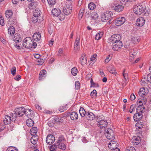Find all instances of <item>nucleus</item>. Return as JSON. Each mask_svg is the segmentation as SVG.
Returning a JSON list of instances; mask_svg holds the SVG:
<instances>
[{
  "label": "nucleus",
  "instance_id": "15",
  "mask_svg": "<svg viewBox=\"0 0 151 151\" xmlns=\"http://www.w3.org/2000/svg\"><path fill=\"white\" fill-rule=\"evenodd\" d=\"M148 92V90L147 88H142L140 89L138 94L140 96L143 97V96L147 95Z\"/></svg>",
  "mask_w": 151,
  "mask_h": 151
},
{
  "label": "nucleus",
  "instance_id": "19",
  "mask_svg": "<svg viewBox=\"0 0 151 151\" xmlns=\"http://www.w3.org/2000/svg\"><path fill=\"white\" fill-rule=\"evenodd\" d=\"M86 117L88 120H92L94 119L95 115L93 113L88 111L86 114Z\"/></svg>",
  "mask_w": 151,
  "mask_h": 151
},
{
  "label": "nucleus",
  "instance_id": "37",
  "mask_svg": "<svg viewBox=\"0 0 151 151\" xmlns=\"http://www.w3.org/2000/svg\"><path fill=\"white\" fill-rule=\"evenodd\" d=\"M9 116L6 115L4 119V122L5 124H9Z\"/></svg>",
  "mask_w": 151,
  "mask_h": 151
},
{
  "label": "nucleus",
  "instance_id": "42",
  "mask_svg": "<svg viewBox=\"0 0 151 151\" xmlns=\"http://www.w3.org/2000/svg\"><path fill=\"white\" fill-rule=\"evenodd\" d=\"M11 124L10 125V130L11 131L15 130L16 128V124L14 122H11L10 123Z\"/></svg>",
  "mask_w": 151,
  "mask_h": 151
},
{
  "label": "nucleus",
  "instance_id": "48",
  "mask_svg": "<svg viewBox=\"0 0 151 151\" xmlns=\"http://www.w3.org/2000/svg\"><path fill=\"white\" fill-rule=\"evenodd\" d=\"M71 72L73 75L76 76L77 73V69L75 67L73 68L71 70Z\"/></svg>",
  "mask_w": 151,
  "mask_h": 151
},
{
  "label": "nucleus",
  "instance_id": "53",
  "mask_svg": "<svg viewBox=\"0 0 151 151\" xmlns=\"http://www.w3.org/2000/svg\"><path fill=\"white\" fill-rule=\"evenodd\" d=\"M11 44L12 46L18 49H20V46L18 44V45L17 43H11Z\"/></svg>",
  "mask_w": 151,
  "mask_h": 151
},
{
  "label": "nucleus",
  "instance_id": "1",
  "mask_svg": "<svg viewBox=\"0 0 151 151\" xmlns=\"http://www.w3.org/2000/svg\"><path fill=\"white\" fill-rule=\"evenodd\" d=\"M24 42L23 43V46L27 48H30L32 47L35 48L37 44L36 42L32 41L30 37H27L24 40Z\"/></svg>",
  "mask_w": 151,
  "mask_h": 151
},
{
  "label": "nucleus",
  "instance_id": "17",
  "mask_svg": "<svg viewBox=\"0 0 151 151\" xmlns=\"http://www.w3.org/2000/svg\"><path fill=\"white\" fill-rule=\"evenodd\" d=\"M124 6L121 5H116L114 6L113 9L115 11L117 12H120L122 11L123 9Z\"/></svg>",
  "mask_w": 151,
  "mask_h": 151
},
{
  "label": "nucleus",
  "instance_id": "30",
  "mask_svg": "<svg viewBox=\"0 0 151 151\" xmlns=\"http://www.w3.org/2000/svg\"><path fill=\"white\" fill-rule=\"evenodd\" d=\"M79 111L80 114L82 117L86 116V114L87 113V112L85 110L83 107H81Z\"/></svg>",
  "mask_w": 151,
  "mask_h": 151
},
{
  "label": "nucleus",
  "instance_id": "63",
  "mask_svg": "<svg viewBox=\"0 0 151 151\" xmlns=\"http://www.w3.org/2000/svg\"><path fill=\"white\" fill-rule=\"evenodd\" d=\"M142 131H139V132L137 133V137L141 138L142 137Z\"/></svg>",
  "mask_w": 151,
  "mask_h": 151
},
{
  "label": "nucleus",
  "instance_id": "51",
  "mask_svg": "<svg viewBox=\"0 0 151 151\" xmlns=\"http://www.w3.org/2000/svg\"><path fill=\"white\" fill-rule=\"evenodd\" d=\"M75 88L76 90H78L80 88V84L79 81H76L75 83Z\"/></svg>",
  "mask_w": 151,
  "mask_h": 151
},
{
  "label": "nucleus",
  "instance_id": "20",
  "mask_svg": "<svg viewBox=\"0 0 151 151\" xmlns=\"http://www.w3.org/2000/svg\"><path fill=\"white\" fill-rule=\"evenodd\" d=\"M33 111L32 110L29 109H25V114L29 118L33 117Z\"/></svg>",
  "mask_w": 151,
  "mask_h": 151
},
{
  "label": "nucleus",
  "instance_id": "60",
  "mask_svg": "<svg viewBox=\"0 0 151 151\" xmlns=\"http://www.w3.org/2000/svg\"><path fill=\"white\" fill-rule=\"evenodd\" d=\"M38 17H34L32 19V21L34 23H36L38 21Z\"/></svg>",
  "mask_w": 151,
  "mask_h": 151
},
{
  "label": "nucleus",
  "instance_id": "50",
  "mask_svg": "<svg viewBox=\"0 0 151 151\" xmlns=\"http://www.w3.org/2000/svg\"><path fill=\"white\" fill-rule=\"evenodd\" d=\"M125 150L126 151H136L134 147L132 146L127 147Z\"/></svg>",
  "mask_w": 151,
  "mask_h": 151
},
{
  "label": "nucleus",
  "instance_id": "52",
  "mask_svg": "<svg viewBox=\"0 0 151 151\" xmlns=\"http://www.w3.org/2000/svg\"><path fill=\"white\" fill-rule=\"evenodd\" d=\"M16 69L15 67L14 66L12 68L11 70V73L13 76H14L16 74Z\"/></svg>",
  "mask_w": 151,
  "mask_h": 151
},
{
  "label": "nucleus",
  "instance_id": "62",
  "mask_svg": "<svg viewBox=\"0 0 151 151\" xmlns=\"http://www.w3.org/2000/svg\"><path fill=\"white\" fill-rule=\"evenodd\" d=\"M96 55H94L91 58V60L94 62L96 61Z\"/></svg>",
  "mask_w": 151,
  "mask_h": 151
},
{
  "label": "nucleus",
  "instance_id": "26",
  "mask_svg": "<svg viewBox=\"0 0 151 151\" xmlns=\"http://www.w3.org/2000/svg\"><path fill=\"white\" fill-rule=\"evenodd\" d=\"M26 123L28 126L31 127L33 126L34 122L31 119V118H30L27 120Z\"/></svg>",
  "mask_w": 151,
  "mask_h": 151
},
{
  "label": "nucleus",
  "instance_id": "46",
  "mask_svg": "<svg viewBox=\"0 0 151 151\" xmlns=\"http://www.w3.org/2000/svg\"><path fill=\"white\" fill-rule=\"evenodd\" d=\"M140 138L137 137L135 138L133 140V143L134 144L137 145L139 144L140 142Z\"/></svg>",
  "mask_w": 151,
  "mask_h": 151
},
{
  "label": "nucleus",
  "instance_id": "27",
  "mask_svg": "<svg viewBox=\"0 0 151 151\" xmlns=\"http://www.w3.org/2000/svg\"><path fill=\"white\" fill-rule=\"evenodd\" d=\"M41 11L39 9H36L33 13V16L34 17H39L41 14Z\"/></svg>",
  "mask_w": 151,
  "mask_h": 151
},
{
  "label": "nucleus",
  "instance_id": "44",
  "mask_svg": "<svg viewBox=\"0 0 151 151\" xmlns=\"http://www.w3.org/2000/svg\"><path fill=\"white\" fill-rule=\"evenodd\" d=\"M108 70L110 73L114 74H115V70L114 68L112 66L109 67L107 68Z\"/></svg>",
  "mask_w": 151,
  "mask_h": 151
},
{
  "label": "nucleus",
  "instance_id": "59",
  "mask_svg": "<svg viewBox=\"0 0 151 151\" xmlns=\"http://www.w3.org/2000/svg\"><path fill=\"white\" fill-rule=\"evenodd\" d=\"M5 16L8 19V21H9V10H8L6 11L5 13Z\"/></svg>",
  "mask_w": 151,
  "mask_h": 151
},
{
  "label": "nucleus",
  "instance_id": "35",
  "mask_svg": "<svg viewBox=\"0 0 151 151\" xmlns=\"http://www.w3.org/2000/svg\"><path fill=\"white\" fill-rule=\"evenodd\" d=\"M144 124L143 123L141 122H138L136 123L135 124V127L137 129H141L143 128Z\"/></svg>",
  "mask_w": 151,
  "mask_h": 151
},
{
  "label": "nucleus",
  "instance_id": "22",
  "mask_svg": "<svg viewBox=\"0 0 151 151\" xmlns=\"http://www.w3.org/2000/svg\"><path fill=\"white\" fill-rule=\"evenodd\" d=\"M70 116L71 119L75 120L78 119V115L76 112L73 111L71 113L70 115Z\"/></svg>",
  "mask_w": 151,
  "mask_h": 151
},
{
  "label": "nucleus",
  "instance_id": "61",
  "mask_svg": "<svg viewBox=\"0 0 151 151\" xmlns=\"http://www.w3.org/2000/svg\"><path fill=\"white\" fill-rule=\"evenodd\" d=\"M0 24L2 26H4V25L3 17L1 16L0 17Z\"/></svg>",
  "mask_w": 151,
  "mask_h": 151
},
{
  "label": "nucleus",
  "instance_id": "5",
  "mask_svg": "<svg viewBox=\"0 0 151 151\" xmlns=\"http://www.w3.org/2000/svg\"><path fill=\"white\" fill-rule=\"evenodd\" d=\"M140 108V106H139L137 108L136 110L137 113H135L134 116L133 118L135 121L141 120L142 118V115L141 113L143 112V110H139Z\"/></svg>",
  "mask_w": 151,
  "mask_h": 151
},
{
  "label": "nucleus",
  "instance_id": "3",
  "mask_svg": "<svg viewBox=\"0 0 151 151\" xmlns=\"http://www.w3.org/2000/svg\"><path fill=\"white\" fill-rule=\"evenodd\" d=\"M146 8L142 5H138L134 6V12L135 13L138 15H140L144 12H145Z\"/></svg>",
  "mask_w": 151,
  "mask_h": 151
},
{
  "label": "nucleus",
  "instance_id": "54",
  "mask_svg": "<svg viewBox=\"0 0 151 151\" xmlns=\"http://www.w3.org/2000/svg\"><path fill=\"white\" fill-rule=\"evenodd\" d=\"M135 105L132 104L130 106L129 111L131 113H132L133 111L135 110Z\"/></svg>",
  "mask_w": 151,
  "mask_h": 151
},
{
  "label": "nucleus",
  "instance_id": "36",
  "mask_svg": "<svg viewBox=\"0 0 151 151\" xmlns=\"http://www.w3.org/2000/svg\"><path fill=\"white\" fill-rule=\"evenodd\" d=\"M98 17L97 13L96 12H93L91 15V19L93 20L96 19L98 18Z\"/></svg>",
  "mask_w": 151,
  "mask_h": 151
},
{
  "label": "nucleus",
  "instance_id": "8",
  "mask_svg": "<svg viewBox=\"0 0 151 151\" xmlns=\"http://www.w3.org/2000/svg\"><path fill=\"white\" fill-rule=\"evenodd\" d=\"M122 47V43L121 41L118 42L113 43L112 45V49L114 51H118Z\"/></svg>",
  "mask_w": 151,
  "mask_h": 151
},
{
  "label": "nucleus",
  "instance_id": "55",
  "mask_svg": "<svg viewBox=\"0 0 151 151\" xmlns=\"http://www.w3.org/2000/svg\"><path fill=\"white\" fill-rule=\"evenodd\" d=\"M90 95L93 97L95 96H97V92L96 90L94 89L91 92Z\"/></svg>",
  "mask_w": 151,
  "mask_h": 151
},
{
  "label": "nucleus",
  "instance_id": "38",
  "mask_svg": "<svg viewBox=\"0 0 151 151\" xmlns=\"http://www.w3.org/2000/svg\"><path fill=\"white\" fill-rule=\"evenodd\" d=\"M72 9H67L65 8H63V12L66 15H68L70 14L72 11Z\"/></svg>",
  "mask_w": 151,
  "mask_h": 151
},
{
  "label": "nucleus",
  "instance_id": "40",
  "mask_svg": "<svg viewBox=\"0 0 151 151\" xmlns=\"http://www.w3.org/2000/svg\"><path fill=\"white\" fill-rule=\"evenodd\" d=\"M103 33L102 32H100L97 33L96 35L95 39L96 40H99L102 36Z\"/></svg>",
  "mask_w": 151,
  "mask_h": 151
},
{
  "label": "nucleus",
  "instance_id": "32",
  "mask_svg": "<svg viewBox=\"0 0 151 151\" xmlns=\"http://www.w3.org/2000/svg\"><path fill=\"white\" fill-rule=\"evenodd\" d=\"M140 40V39L138 37H133L132 38V42L134 44L138 43Z\"/></svg>",
  "mask_w": 151,
  "mask_h": 151
},
{
  "label": "nucleus",
  "instance_id": "41",
  "mask_svg": "<svg viewBox=\"0 0 151 151\" xmlns=\"http://www.w3.org/2000/svg\"><path fill=\"white\" fill-rule=\"evenodd\" d=\"M137 51L134 49H132L130 51L129 55L131 57H133L136 55L137 54Z\"/></svg>",
  "mask_w": 151,
  "mask_h": 151
},
{
  "label": "nucleus",
  "instance_id": "16",
  "mask_svg": "<svg viewBox=\"0 0 151 151\" xmlns=\"http://www.w3.org/2000/svg\"><path fill=\"white\" fill-rule=\"evenodd\" d=\"M32 37L34 40L36 42H38L41 39V34L39 32L35 33L33 35Z\"/></svg>",
  "mask_w": 151,
  "mask_h": 151
},
{
  "label": "nucleus",
  "instance_id": "64",
  "mask_svg": "<svg viewBox=\"0 0 151 151\" xmlns=\"http://www.w3.org/2000/svg\"><path fill=\"white\" fill-rule=\"evenodd\" d=\"M10 150L11 151H18V150L16 147L10 146Z\"/></svg>",
  "mask_w": 151,
  "mask_h": 151
},
{
  "label": "nucleus",
  "instance_id": "12",
  "mask_svg": "<svg viewBox=\"0 0 151 151\" xmlns=\"http://www.w3.org/2000/svg\"><path fill=\"white\" fill-rule=\"evenodd\" d=\"M108 123L106 120L101 119L97 123L98 126L101 129L106 127L108 125Z\"/></svg>",
  "mask_w": 151,
  "mask_h": 151
},
{
  "label": "nucleus",
  "instance_id": "56",
  "mask_svg": "<svg viewBox=\"0 0 151 151\" xmlns=\"http://www.w3.org/2000/svg\"><path fill=\"white\" fill-rule=\"evenodd\" d=\"M64 7L65 8L67 9H72V6L70 3H66V4H65V6Z\"/></svg>",
  "mask_w": 151,
  "mask_h": 151
},
{
  "label": "nucleus",
  "instance_id": "43",
  "mask_svg": "<svg viewBox=\"0 0 151 151\" xmlns=\"http://www.w3.org/2000/svg\"><path fill=\"white\" fill-rule=\"evenodd\" d=\"M88 7L90 10H93L96 7L95 4L93 2H91L88 5Z\"/></svg>",
  "mask_w": 151,
  "mask_h": 151
},
{
  "label": "nucleus",
  "instance_id": "28",
  "mask_svg": "<svg viewBox=\"0 0 151 151\" xmlns=\"http://www.w3.org/2000/svg\"><path fill=\"white\" fill-rule=\"evenodd\" d=\"M54 120L55 123L57 124L61 123L63 121L62 118L60 116L55 117L54 118Z\"/></svg>",
  "mask_w": 151,
  "mask_h": 151
},
{
  "label": "nucleus",
  "instance_id": "58",
  "mask_svg": "<svg viewBox=\"0 0 151 151\" xmlns=\"http://www.w3.org/2000/svg\"><path fill=\"white\" fill-rule=\"evenodd\" d=\"M48 4L50 5L53 6L55 3V0H47Z\"/></svg>",
  "mask_w": 151,
  "mask_h": 151
},
{
  "label": "nucleus",
  "instance_id": "31",
  "mask_svg": "<svg viewBox=\"0 0 151 151\" xmlns=\"http://www.w3.org/2000/svg\"><path fill=\"white\" fill-rule=\"evenodd\" d=\"M65 138L63 135H60L58 138L56 144L64 143Z\"/></svg>",
  "mask_w": 151,
  "mask_h": 151
},
{
  "label": "nucleus",
  "instance_id": "34",
  "mask_svg": "<svg viewBox=\"0 0 151 151\" xmlns=\"http://www.w3.org/2000/svg\"><path fill=\"white\" fill-rule=\"evenodd\" d=\"M38 3L37 2L32 1L29 4V7L30 9H34L37 6Z\"/></svg>",
  "mask_w": 151,
  "mask_h": 151
},
{
  "label": "nucleus",
  "instance_id": "23",
  "mask_svg": "<svg viewBox=\"0 0 151 151\" xmlns=\"http://www.w3.org/2000/svg\"><path fill=\"white\" fill-rule=\"evenodd\" d=\"M40 76L39 79L40 80H41L44 78L46 76V71L45 70H42L39 74Z\"/></svg>",
  "mask_w": 151,
  "mask_h": 151
},
{
  "label": "nucleus",
  "instance_id": "11",
  "mask_svg": "<svg viewBox=\"0 0 151 151\" xmlns=\"http://www.w3.org/2000/svg\"><path fill=\"white\" fill-rule=\"evenodd\" d=\"M55 140L54 136L52 134L48 135L46 138V141L47 144L51 145Z\"/></svg>",
  "mask_w": 151,
  "mask_h": 151
},
{
  "label": "nucleus",
  "instance_id": "57",
  "mask_svg": "<svg viewBox=\"0 0 151 151\" xmlns=\"http://www.w3.org/2000/svg\"><path fill=\"white\" fill-rule=\"evenodd\" d=\"M83 10H80L78 15V17L79 19H81L83 16Z\"/></svg>",
  "mask_w": 151,
  "mask_h": 151
},
{
  "label": "nucleus",
  "instance_id": "13",
  "mask_svg": "<svg viewBox=\"0 0 151 151\" xmlns=\"http://www.w3.org/2000/svg\"><path fill=\"white\" fill-rule=\"evenodd\" d=\"M125 21V19L123 17H119L117 18L115 21V24L117 26H120L123 24Z\"/></svg>",
  "mask_w": 151,
  "mask_h": 151
},
{
  "label": "nucleus",
  "instance_id": "47",
  "mask_svg": "<svg viewBox=\"0 0 151 151\" xmlns=\"http://www.w3.org/2000/svg\"><path fill=\"white\" fill-rule=\"evenodd\" d=\"M141 82L143 83L147 84L148 82V80L147 76H144L141 79Z\"/></svg>",
  "mask_w": 151,
  "mask_h": 151
},
{
  "label": "nucleus",
  "instance_id": "6",
  "mask_svg": "<svg viewBox=\"0 0 151 151\" xmlns=\"http://www.w3.org/2000/svg\"><path fill=\"white\" fill-rule=\"evenodd\" d=\"M118 146V144L115 141H111L108 144V147L111 149L112 151H120Z\"/></svg>",
  "mask_w": 151,
  "mask_h": 151
},
{
  "label": "nucleus",
  "instance_id": "7",
  "mask_svg": "<svg viewBox=\"0 0 151 151\" xmlns=\"http://www.w3.org/2000/svg\"><path fill=\"white\" fill-rule=\"evenodd\" d=\"M121 36L119 34L114 35L109 38L108 42L109 43H116L118 42L121 41Z\"/></svg>",
  "mask_w": 151,
  "mask_h": 151
},
{
  "label": "nucleus",
  "instance_id": "45",
  "mask_svg": "<svg viewBox=\"0 0 151 151\" xmlns=\"http://www.w3.org/2000/svg\"><path fill=\"white\" fill-rule=\"evenodd\" d=\"M15 32V29L13 26H10V36H12L14 34Z\"/></svg>",
  "mask_w": 151,
  "mask_h": 151
},
{
  "label": "nucleus",
  "instance_id": "24",
  "mask_svg": "<svg viewBox=\"0 0 151 151\" xmlns=\"http://www.w3.org/2000/svg\"><path fill=\"white\" fill-rule=\"evenodd\" d=\"M81 63L82 65L86 63L87 60L86 59V55L85 54H83L80 58Z\"/></svg>",
  "mask_w": 151,
  "mask_h": 151
},
{
  "label": "nucleus",
  "instance_id": "9",
  "mask_svg": "<svg viewBox=\"0 0 151 151\" xmlns=\"http://www.w3.org/2000/svg\"><path fill=\"white\" fill-rule=\"evenodd\" d=\"M10 38L12 39V42H13L11 43H17L20 42L21 39L20 35L16 33L14 35H12V36H10Z\"/></svg>",
  "mask_w": 151,
  "mask_h": 151
},
{
  "label": "nucleus",
  "instance_id": "18",
  "mask_svg": "<svg viewBox=\"0 0 151 151\" xmlns=\"http://www.w3.org/2000/svg\"><path fill=\"white\" fill-rule=\"evenodd\" d=\"M122 74L124 79V82L125 83V84L128 82L129 81L128 75L127 73L126 72V69H124L123 70Z\"/></svg>",
  "mask_w": 151,
  "mask_h": 151
},
{
  "label": "nucleus",
  "instance_id": "4",
  "mask_svg": "<svg viewBox=\"0 0 151 151\" xmlns=\"http://www.w3.org/2000/svg\"><path fill=\"white\" fill-rule=\"evenodd\" d=\"M104 134L106 138L109 140H113L114 139L113 130L110 128H108L105 129Z\"/></svg>",
  "mask_w": 151,
  "mask_h": 151
},
{
  "label": "nucleus",
  "instance_id": "10",
  "mask_svg": "<svg viewBox=\"0 0 151 151\" xmlns=\"http://www.w3.org/2000/svg\"><path fill=\"white\" fill-rule=\"evenodd\" d=\"M25 109L24 107H21L15 109V112L19 116H22L25 113Z\"/></svg>",
  "mask_w": 151,
  "mask_h": 151
},
{
  "label": "nucleus",
  "instance_id": "14",
  "mask_svg": "<svg viewBox=\"0 0 151 151\" xmlns=\"http://www.w3.org/2000/svg\"><path fill=\"white\" fill-rule=\"evenodd\" d=\"M145 20L144 18L141 17L138 18L136 22V25L138 27H142L145 23Z\"/></svg>",
  "mask_w": 151,
  "mask_h": 151
},
{
  "label": "nucleus",
  "instance_id": "33",
  "mask_svg": "<svg viewBox=\"0 0 151 151\" xmlns=\"http://www.w3.org/2000/svg\"><path fill=\"white\" fill-rule=\"evenodd\" d=\"M67 108V104H65L60 106L58 109L61 112H63L65 111Z\"/></svg>",
  "mask_w": 151,
  "mask_h": 151
},
{
  "label": "nucleus",
  "instance_id": "49",
  "mask_svg": "<svg viewBox=\"0 0 151 151\" xmlns=\"http://www.w3.org/2000/svg\"><path fill=\"white\" fill-rule=\"evenodd\" d=\"M57 147L56 145V143L53 145L50 146V151H56V149Z\"/></svg>",
  "mask_w": 151,
  "mask_h": 151
},
{
  "label": "nucleus",
  "instance_id": "39",
  "mask_svg": "<svg viewBox=\"0 0 151 151\" xmlns=\"http://www.w3.org/2000/svg\"><path fill=\"white\" fill-rule=\"evenodd\" d=\"M37 128L34 127L31 128L30 130V133L32 135H35L37 132Z\"/></svg>",
  "mask_w": 151,
  "mask_h": 151
},
{
  "label": "nucleus",
  "instance_id": "29",
  "mask_svg": "<svg viewBox=\"0 0 151 151\" xmlns=\"http://www.w3.org/2000/svg\"><path fill=\"white\" fill-rule=\"evenodd\" d=\"M56 146L59 149L65 150L66 148V145L64 143L56 144Z\"/></svg>",
  "mask_w": 151,
  "mask_h": 151
},
{
  "label": "nucleus",
  "instance_id": "2",
  "mask_svg": "<svg viewBox=\"0 0 151 151\" xmlns=\"http://www.w3.org/2000/svg\"><path fill=\"white\" fill-rule=\"evenodd\" d=\"M112 16V13L110 11L107 12L102 14L101 16V20L103 22H106L109 20L110 22L111 18Z\"/></svg>",
  "mask_w": 151,
  "mask_h": 151
},
{
  "label": "nucleus",
  "instance_id": "25",
  "mask_svg": "<svg viewBox=\"0 0 151 151\" xmlns=\"http://www.w3.org/2000/svg\"><path fill=\"white\" fill-rule=\"evenodd\" d=\"M13 112H12L10 114V121L11 122H14L16 119L17 118V113L15 112V111H13Z\"/></svg>",
  "mask_w": 151,
  "mask_h": 151
},
{
  "label": "nucleus",
  "instance_id": "21",
  "mask_svg": "<svg viewBox=\"0 0 151 151\" xmlns=\"http://www.w3.org/2000/svg\"><path fill=\"white\" fill-rule=\"evenodd\" d=\"M61 11L59 9L54 8L51 11L52 14L54 16L57 17L60 14Z\"/></svg>",
  "mask_w": 151,
  "mask_h": 151
}]
</instances>
